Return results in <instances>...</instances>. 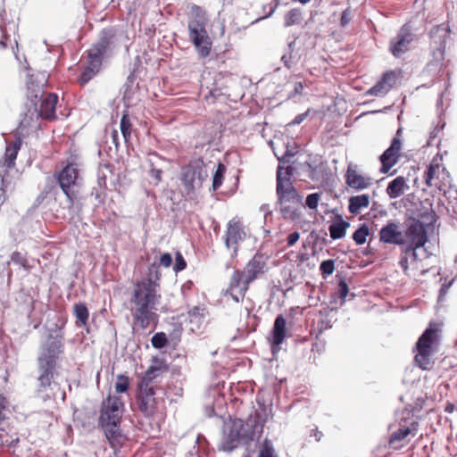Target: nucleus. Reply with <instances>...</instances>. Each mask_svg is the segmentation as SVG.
I'll return each mask as SVG.
<instances>
[{
    "instance_id": "7c9ffc66",
    "label": "nucleus",
    "mask_w": 457,
    "mask_h": 457,
    "mask_svg": "<svg viewBox=\"0 0 457 457\" xmlns=\"http://www.w3.org/2000/svg\"><path fill=\"white\" fill-rule=\"evenodd\" d=\"M153 361L156 362L157 364L151 365L148 367V369L145 372V374L142 378V380L139 384H146V385L150 386V383L154 380V378H155L157 376H159V374L162 371L167 370L165 363L162 361H159L158 358H156V357L154 358Z\"/></svg>"
},
{
    "instance_id": "680f3d73",
    "label": "nucleus",
    "mask_w": 457,
    "mask_h": 457,
    "mask_svg": "<svg viewBox=\"0 0 457 457\" xmlns=\"http://www.w3.org/2000/svg\"><path fill=\"white\" fill-rule=\"evenodd\" d=\"M310 112V110H307L306 112L300 113L295 117V119L288 123L289 126H295L301 124L303 120H306Z\"/></svg>"
},
{
    "instance_id": "dca6fc26",
    "label": "nucleus",
    "mask_w": 457,
    "mask_h": 457,
    "mask_svg": "<svg viewBox=\"0 0 457 457\" xmlns=\"http://www.w3.org/2000/svg\"><path fill=\"white\" fill-rule=\"evenodd\" d=\"M188 37L199 58H206L210 55L212 40L207 29L188 31Z\"/></svg>"
},
{
    "instance_id": "79ce46f5",
    "label": "nucleus",
    "mask_w": 457,
    "mask_h": 457,
    "mask_svg": "<svg viewBox=\"0 0 457 457\" xmlns=\"http://www.w3.org/2000/svg\"><path fill=\"white\" fill-rule=\"evenodd\" d=\"M151 343L154 348L162 349L168 345L169 341L164 332H157L153 336Z\"/></svg>"
},
{
    "instance_id": "20e7f679",
    "label": "nucleus",
    "mask_w": 457,
    "mask_h": 457,
    "mask_svg": "<svg viewBox=\"0 0 457 457\" xmlns=\"http://www.w3.org/2000/svg\"><path fill=\"white\" fill-rule=\"evenodd\" d=\"M263 424L259 416H250L246 420H235L229 432L223 437L220 449L230 453L241 444H248L253 441L255 435L262 432Z\"/></svg>"
},
{
    "instance_id": "a19ab883",
    "label": "nucleus",
    "mask_w": 457,
    "mask_h": 457,
    "mask_svg": "<svg viewBox=\"0 0 457 457\" xmlns=\"http://www.w3.org/2000/svg\"><path fill=\"white\" fill-rule=\"evenodd\" d=\"M111 164H104L99 166L97 170V186L101 188H106L107 173L112 172Z\"/></svg>"
},
{
    "instance_id": "aec40b11",
    "label": "nucleus",
    "mask_w": 457,
    "mask_h": 457,
    "mask_svg": "<svg viewBox=\"0 0 457 457\" xmlns=\"http://www.w3.org/2000/svg\"><path fill=\"white\" fill-rule=\"evenodd\" d=\"M379 240L385 244L403 245L404 238L397 222L388 221L379 230Z\"/></svg>"
},
{
    "instance_id": "ddd939ff",
    "label": "nucleus",
    "mask_w": 457,
    "mask_h": 457,
    "mask_svg": "<svg viewBox=\"0 0 457 457\" xmlns=\"http://www.w3.org/2000/svg\"><path fill=\"white\" fill-rule=\"evenodd\" d=\"M414 35L411 29L404 24L398 31L397 35L390 40L389 51L396 58L406 53L410 48V44L413 40Z\"/></svg>"
},
{
    "instance_id": "58836bf2",
    "label": "nucleus",
    "mask_w": 457,
    "mask_h": 457,
    "mask_svg": "<svg viewBox=\"0 0 457 457\" xmlns=\"http://www.w3.org/2000/svg\"><path fill=\"white\" fill-rule=\"evenodd\" d=\"M370 235V228L366 223H361L359 228L353 232L352 237L357 245H363L367 237Z\"/></svg>"
},
{
    "instance_id": "72a5a7b5",
    "label": "nucleus",
    "mask_w": 457,
    "mask_h": 457,
    "mask_svg": "<svg viewBox=\"0 0 457 457\" xmlns=\"http://www.w3.org/2000/svg\"><path fill=\"white\" fill-rule=\"evenodd\" d=\"M73 312L76 317V326L80 328L87 324L89 318V312L84 303H77L73 305Z\"/></svg>"
},
{
    "instance_id": "423d86ee",
    "label": "nucleus",
    "mask_w": 457,
    "mask_h": 457,
    "mask_svg": "<svg viewBox=\"0 0 457 457\" xmlns=\"http://www.w3.org/2000/svg\"><path fill=\"white\" fill-rule=\"evenodd\" d=\"M58 185L65 195L71 219L79 215L81 204L76 202L78 194L79 170L76 163H68L55 174Z\"/></svg>"
},
{
    "instance_id": "774afa93",
    "label": "nucleus",
    "mask_w": 457,
    "mask_h": 457,
    "mask_svg": "<svg viewBox=\"0 0 457 457\" xmlns=\"http://www.w3.org/2000/svg\"><path fill=\"white\" fill-rule=\"evenodd\" d=\"M8 174L7 169H3L0 170V190L4 191V187H6L5 176Z\"/></svg>"
},
{
    "instance_id": "338daca9",
    "label": "nucleus",
    "mask_w": 457,
    "mask_h": 457,
    "mask_svg": "<svg viewBox=\"0 0 457 457\" xmlns=\"http://www.w3.org/2000/svg\"><path fill=\"white\" fill-rule=\"evenodd\" d=\"M303 90V85L302 82H295L293 91L288 95L289 98L294 97L296 95H302Z\"/></svg>"
},
{
    "instance_id": "6ab92c4d",
    "label": "nucleus",
    "mask_w": 457,
    "mask_h": 457,
    "mask_svg": "<svg viewBox=\"0 0 457 457\" xmlns=\"http://www.w3.org/2000/svg\"><path fill=\"white\" fill-rule=\"evenodd\" d=\"M292 156H294V154L287 149L284 154L280 158L278 157L279 164L277 169L276 187H278L279 181L284 187H294L291 179L295 170V167L290 164H287V166L281 165V163H289Z\"/></svg>"
},
{
    "instance_id": "b1692460",
    "label": "nucleus",
    "mask_w": 457,
    "mask_h": 457,
    "mask_svg": "<svg viewBox=\"0 0 457 457\" xmlns=\"http://www.w3.org/2000/svg\"><path fill=\"white\" fill-rule=\"evenodd\" d=\"M287 337V320L282 314L276 317L271 331V345H280Z\"/></svg>"
},
{
    "instance_id": "8fccbe9b",
    "label": "nucleus",
    "mask_w": 457,
    "mask_h": 457,
    "mask_svg": "<svg viewBox=\"0 0 457 457\" xmlns=\"http://www.w3.org/2000/svg\"><path fill=\"white\" fill-rule=\"evenodd\" d=\"M120 131L126 141L130 137L131 134V123L128 114L122 115L120 119Z\"/></svg>"
},
{
    "instance_id": "f03ea898",
    "label": "nucleus",
    "mask_w": 457,
    "mask_h": 457,
    "mask_svg": "<svg viewBox=\"0 0 457 457\" xmlns=\"http://www.w3.org/2000/svg\"><path fill=\"white\" fill-rule=\"evenodd\" d=\"M158 282L151 280H141L135 284L131 303L135 305L132 316L136 324L142 329L149 327L156 314L154 312L160 303L161 294Z\"/></svg>"
},
{
    "instance_id": "9b49d317",
    "label": "nucleus",
    "mask_w": 457,
    "mask_h": 457,
    "mask_svg": "<svg viewBox=\"0 0 457 457\" xmlns=\"http://www.w3.org/2000/svg\"><path fill=\"white\" fill-rule=\"evenodd\" d=\"M123 406L120 397L119 396H108L103 401L100 416L98 420V425H105L107 423L115 422L120 423L121 421V411L120 408Z\"/></svg>"
},
{
    "instance_id": "f8f14e48",
    "label": "nucleus",
    "mask_w": 457,
    "mask_h": 457,
    "mask_svg": "<svg viewBox=\"0 0 457 457\" xmlns=\"http://www.w3.org/2000/svg\"><path fill=\"white\" fill-rule=\"evenodd\" d=\"M402 132V129H398L396 131V135L391 140V144L388 148H386L383 154L379 156V161L381 162L380 172L383 174L387 173L390 169L395 166L400 157V150L402 146L401 139L399 138V135Z\"/></svg>"
},
{
    "instance_id": "5fc2aeb1",
    "label": "nucleus",
    "mask_w": 457,
    "mask_h": 457,
    "mask_svg": "<svg viewBox=\"0 0 457 457\" xmlns=\"http://www.w3.org/2000/svg\"><path fill=\"white\" fill-rule=\"evenodd\" d=\"M187 268V262L181 253L177 252L175 255V263L173 270L176 273L184 270Z\"/></svg>"
},
{
    "instance_id": "f257e3e1",
    "label": "nucleus",
    "mask_w": 457,
    "mask_h": 457,
    "mask_svg": "<svg viewBox=\"0 0 457 457\" xmlns=\"http://www.w3.org/2000/svg\"><path fill=\"white\" fill-rule=\"evenodd\" d=\"M63 354L61 341L41 344L37 357L36 394L44 402L54 397L53 386L58 376V361Z\"/></svg>"
},
{
    "instance_id": "4be33fe9",
    "label": "nucleus",
    "mask_w": 457,
    "mask_h": 457,
    "mask_svg": "<svg viewBox=\"0 0 457 457\" xmlns=\"http://www.w3.org/2000/svg\"><path fill=\"white\" fill-rule=\"evenodd\" d=\"M207 25L208 17L205 9L197 4H192L187 21L188 31L207 29Z\"/></svg>"
},
{
    "instance_id": "37998d69",
    "label": "nucleus",
    "mask_w": 457,
    "mask_h": 457,
    "mask_svg": "<svg viewBox=\"0 0 457 457\" xmlns=\"http://www.w3.org/2000/svg\"><path fill=\"white\" fill-rule=\"evenodd\" d=\"M11 261L20 267L23 268L25 270L29 271L31 270V266L29 264V262L24 254L15 251L11 254Z\"/></svg>"
},
{
    "instance_id": "603ef678",
    "label": "nucleus",
    "mask_w": 457,
    "mask_h": 457,
    "mask_svg": "<svg viewBox=\"0 0 457 457\" xmlns=\"http://www.w3.org/2000/svg\"><path fill=\"white\" fill-rule=\"evenodd\" d=\"M320 200V193H317V192L312 193L306 196L305 204L303 205H304V207H307L311 210H316L319 205Z\"/></svg>"
},
{
    "instance_id": "6e6552de",
    "label": "nucleus",
    "mask_w": 457,
    "mask_h": 457,
    "mask_svg": "<svg viewBox=\"0 0 457 457\" xmlns=\"http://www.w3.org/2000/svg\"><path fill=\"white\" fill-rule=\"evenodd\" d=\"M208 178V171L202 159L191 161L181 169L180 179L187 194L200 188Z\"/></svg>"
},
{
    "instance_id": "473e14b6",
    "label": "nucleus",
    "mask_w": 457,
    "mask_h": 457,
    "mask_svg": "<svg viewBox=\"0 0 457 457\" xmlns=\"http://www.w3.org/2000/svg\"><path fill=\"white\" fill-rule=\"evenodd\" d=\"M370 204V196L366 194L353 195L349 198L348 211L352 214H357L362 208Z\"/></svg>"
},
{
    "instance_id": "393cba45",
    "label": "nucleus",
    "mask_w": 457,
    "mask_h": 457,
    "mask_svg": "<svg viewBox=\"0 0 457 457\" xmlns=\"http://www.w3.org/2000/svg\"><path fill=\"white\" fill-rule=\"evenodd\" d=\"M436 333L437 328L430 324L419 337L415 345V349L432 351V345L436 340Z\"/></svg>"
},
{
    "instance_id": "cd10ccee",
    "label": "nucleus",
    "mask_w": 457,
    "mask_h": 457,
    "mask_svg": "<svg viewBox=\"0 0 457 457\" xmlns=\"http://www.w3.org/2000/svg\"><path fill=\"white\" fill-rule=\"evenodd\" d=\"M247 288L248 285L245 284L243 280H239L238 283L234 284L233 274L230 279L229 287L225 292V295H229L236 303H239L240 300L244 298Z\"/></svg>"
},
{
    "instance_id": "7ed1b4c3",
    "label": "nucleus",
    "mask_w": 457,
    "mask_h": 457,
    "mask_svg": "<svg viewBox=\"0 0 457 457\" xmlns=\"http://www.w3.org/2000/svg\"><path fill=\"white\" fill-rule=\"evenodd\" d=\"M116 40L113 28H104L100 31L97 41L87 50V62L79 78L81 85L87 84L100 71L103 61L112 54Z\"/></svg>"
},
{
    "instance_id": "a18cd8bd",
    "label": "nucleus",
    "mask_w": 457,
    "mask_h": 457,
    "mask_svg": "<svg viewBox=\"0 0 457 457\" xmlns=\"http://www.w3.org/2000/svg\"><path fill=\"white\" fill-rule=\"evenodd\" d=\"M258 457H277L271 441L265 438L262 444Z\"/></svg>"
},
{
    "instance_id": "6e6d98bb",
    "label": "nucleus",
    "mask_w": 457,
    "mask_h": 457,
    "mask_svg": "<svg viewBox=\"0 0 457 457\" xmlns=\"http://www.w3.org/2000/svg\"><path fill=\"white\" fill-rule=\"evenodd\" d=\"M149 176L153 179V184L157 186L162 181V170L161 169H157L154 167V164L151 162V168L149 170Z\"/></svg>"
},
{
    "instance_id": "3c124183",
    "label": "nucleus",
    "mask_w": 457,
    "mask_h": 457,
    "mask_svg": "<svg viewBox=\"0 0 457 457\" xmlns=\"http://www.w3.org/2000/svg\"><path fill=\"white\" fill-rule=\"evenodd\" d=\"M332 327V320L328 317V314L324 315L320 312V318L318 320L317 322V329L319 333H322L325 330L330 328Z\"/></svg>"
},
{
    "instance_id": "4c0bfd02",
    "label": "nucleus",
    "mask_w": 457,
    "mask_h": 457,
    "mask_svg": "<svg viewBox=\"0 0 457 457\" xmlns=\"http://www.w3.org/2000/svg\"><path fill=\"white\" fill-rule=\"evenodd\" d=\"M226 170V166L222 162H219L217 164L216 170L212 176V187L213 191H217L222 185Z\"/></svg>"
},
{
    "instance_id": "412c9836",
    "label": "nucleus",
    "mask_w": 457,
    "mask_h": 457,
    "mask_svg": "<svg viewBox=\"0 0 457 457\" xmlns=\"http://www.w3.org/2000/svg\"><path fill=\"white\" fill-rule=\"evenodd\" d=\"M405 236L417 246H424L428 239L426 225L416 219L408 225Z\"/></svg>"
},
{
    "instance_id": "4d7b16f0",
    "label": "nucleus",
    "mask_w": 457,
    "mask_h": 457,
    "mask_svg": "<svg viewBox=\"0 0 457 457\" xmlns=\"http://www.w3.org/2000/svg\"><path fill=\"white\" fill-rule=\"evenodd\" d=\"M105 189L106 188H101L98 186L94 187L91 191V195H93L98 203H103L105 198Z\"/></svg>"
},
{
    "instance_id": "4468645a",
    "label": "nucleus",
    "mask_w": 457,
    "mask_h": 457,
    "mask_svg": "<svg viewBox=\"0 0 457 457\" xmlns=\"http://www.w3.org/2000/svg\"><path fill=\"white\" fill-rule=\"evenodd\" d=\"M154 389L146 384L138 385V394L137 396V404L138 410L145 417H151L155 412Z\"/></svg>"
},
{
    "instance_id": "864d4df0",
    "label": "nucleus",
    "mask_w": 457,
    "mask_h": 457,
    "mask_svg": "<svg viewBox=\"0 0 457 457\" xmlns=\"http://www.w3.org/2000/svg\"><path fill=\"white\" fill-rule=\"evenodd\" d=\"M159 264L155 262L149 265L147 278L145 280H151L152 282H157L160 279L161 273L159 270Z\"/></svg>"
},
{
    "instance_id": "c03bdc74",
    "label": "nucleus",
    "mask_w": 457,
    "mask_h": 457,
    "mask_svg": "<svg viewBox=\"0 0 457 457\" xmlns=\"http://www.w3.org/2000/svg\"><path fill=\"white\" fill-rule=\"evenodd\" d=\"M401 245V253H403L404 255H406L409 258H411L412 262L417 261L418 254L416 253V250L418 248H420L421 246H417L413 243L406 244L405 241H404L403 245Z\"/></svg>"
},
{
    "instance_id": "c756f323",
    "label": "nucleus",
    "mask_w": 457,
    "mask_h": 457,
    "mask_svg": "<svg viewBox=\"0 0 457 457\" xmlns=\"http://www.w3.org/2000/svg\"><path fill=\"white\" fill-rule=\"evenodd\" d=\"M405 187L408 188L405 179L398 176L388 183L386 193L390 199H395L403 194Z\"/></svg>"
},
{
    "instance_id": "1a4fd4ad",
    "label": "nucleus",
    "mask_w": 457,
    "mask_h": 457,
    "mask_svg": "<svg viewBox=\"0 0 457 457\" xmlns=\"http://www.w3.org/2000/svg\"><path fill=\"white\" fill-rule=\"evenodd\" d=\"M451 29L445 24L433 27L430 30L431 47L433 60L431 65H439L440 69L445 65V51L447 39L450 37Z\"/></svg>"
},
{
    "instance_id": "ea45409f",
    "label": "nucleus",
    "mask_w": 457,
    "mask_h": 457,
    "mask_svg": "<svg viewBox=\"0 0 457 457\" xmlns=\"http://www.w3.org/2000/svg\"><path fill=\"white\" fill-rule=\"evenodd\" d=\"M411 433V428L403 426L394 431L389 438V444L393 445L395 442L403 441Z\"/></svg>"
},
{
    "instance_id": "f704fd0d",
    "label": "nucleus",
    "mask_w": 457,
    "mask_h": 457,
    "mask_svg": "<svg viewBox=\"0 0 457 457\" xmlns=\"http://www.w3.org/2000/svg\"><path fill=\"white\" fill-rule=\"evenodd\" d=\"M431 353L432 351L416 350L414 356L416 365L424 370H430L434 363L431 359Z\"/></svg>"
},
{
    "instance_id": "0eeeda50",
    "label": "nucleus",
    "mask_w": 457,
    "mask_h": 457,
    "mask_svg": "<svg viewBox=\"0 0 457 457\" xmlns=\"http://www.w3.org/2000/svg\"><path fill=\"white\" fill-rule=\"evenodd\" d=\"M57 102L58 96L54 93H48L46 96H41L37 102L32 104L33 110L29 109L28 112H25L24 118L21 120V123L29 126V122L34 120H55Z\"/></svg>"
},
{
    "instance_id": "9d476101",
    "label": "nucleus",
    "mask_w": 457,
    "mask_h": 457,
    "mask_svg": "<svg viewBox=\"0 0 457 457\" xmlns=\"http://www.w3.org/2000/svg\"><path fill=\"white\" fill-rule=\"evenodd\" d=\"M266 261L267 258L264 256V254L256 253L247 262L244 271H234V284L238 283L239 280H243L245 284L249 285L260 275L264 273L266 268Z\"/></svg>"
},
{
    "instance_id": "0e129e2a",
    "label": "nucleus",
    "mask_w": 457,
    "mask_h": 457,
    "mask_svg": "<svg viewBox=\"0 0 457 457\" xmlns=\"http://www.w3.org/2000/svg\"><path fill=\"white\" fill-rule=\"evenodd\" d=\"M435 169L433 165H428L425 170V181L428 185L431 184V180L434 178Z\"/></svg>"
},
{
    "instance_id": "c85d7f7f",
    "label": "nucleus",
    "mask_w": 457,
    "mask_h": 457,
    "mask_svg": "<svg viewBox=\"0 0 457 457\" xmlns=\"http://www.w3.org/2000/svg\"><path fill=\"white\" fill-rule=\"evenodd\" d=\"M350 227V223L345 220L339 215L336 221L331 223L328 227L330 237L333 240L341 239L345 237L346 230Z\"/></svg>"
},
{
    "instance_id": "f3484780",
    "label": "nucleus",
    "mask_w": 457,
    "mask_h": 457,
    "mask_svg": "<svg viewBox=\"0 0 457 457\" xmlns=\"http://www.w3.org/2000/svg\"><path fill=\"white\" fill-rule=\"evenodd\" d=\"M99 427L103 429L110 447L113 449L116 455L127 440V436L120 428V423L111 422Z\"/></svg>"
},
{
    "instance_id": "e433bc0d",
    "label": "nucleus",
    "mask_w": 457,
    "mask_h": 457,
    "mask_svg": "<svg viewBox=\"0 0 457 457\" xmlns=\"http://www.w3.org/2000/svg\"><path fill=\"white\" fill-rule=\"evenodd\" d=\"M303 21V12L299 8H293L285 14V27L298 25Z\"/></svg>"
},
{
    "instance_id": "e2e57ef3",
    "label": "nucleus",
    "mask_w": 457,
    "mask_h": 457,
    "mask_svg": "<svg viewBox=\"0 0 457 457\" xmlns=\"http://www.w3.org/2000/svg\"><path fill=\"white\" fill-rule=\"evenodd\" d=\"M300 238V233L294 231L287 237V244L288 246H293Z\"/></svg>"
},
{
    "instance_id": "de8ad7c7",
    "label": "nucleus",
    "mask_w": 457,
    "mask_h": 457,
    "mask_svg": "<svg viewBox=\"0 0 457 457\" xmlns=\"http://www.w3.org/2000/svg\"><path fill=\"white\" fill-rule=\"evenodd\" d=\"M129 388V378L128 376L120 374L117 376L115 390L119 394L126 393Z\"/></svg>"
},
{
    "instance_id": "052dcab7",
    "label": "nucleus",
    "mask_w": 457,
    "mask_h": 457,
    "mask_svg": "<svg viewBox=\"0 0 457 457\" xmlns=\"http://www.w3.org/2000/svg\"><path fill=\"white\" fill-rule=\"evenodd\" d=\"M351 19H352L351 10H350V8H346L341 13L340 25L342 27H346L349 24Z\"/></svg>"
},
{
    "instance_id": "a878e982",
    "label": "nucleus",
    "mask_w": 457,
    "mask_h": 457,
    "mask_svg": "<svg viewBox=\"0 0 457 457\" xmlns=\"http://www.w3.org/2000/svg\"><path fill=\"white\" fill-rule=\"evenodd\" d=\"M65 325L64 320H59L58 322L53 324L52 328H47V337L42 344H49V342L61 341L62 352L64 353V333L62 331Z\"/></svg>"
},
{
    "instance_id": "49530a36",
    "label": "nucleus",
    "mask_w": 457,
    "mask_h": 457,
    "mask_svg": "<svg viewBox=\"0 0 457 457\" xmlns=\"http://www.w3.org/2000/svg\"><path fill=\"white\" fill-rule=\"evenodd\" d=\"M349 294V287L344 278H340L337 283V289L335 295L341 300V304L345 302V298Z\"/></svg>"
},
{
    "instance_id": "2f4dec72",
    "label": "nucleus",
    "mask_w": 457,
    "mask_h": 457,
    "mask_svg": "<svg viewBox=\"0 0 457 457\" xmlns=\"http://www.w3.org/2000/svg\"><path fill=\"white\" fill-rule=\"evenodd\" d=\"M21 145V140L20 137L16 138L12 144L6 146L5 149V160L4 166L6 169H11L15 164L18 152Z\"/></svg>"
},
{
    "instance_id": "09e8293b",
    "label": "nucleus",
    "mask_w": 457,
    "mask_h": 457,
    "mask_svg": "<svg viewBox=\"0 0 457 457\" xmlns=\"http://www.w3.org/2000/svg\"><path fill=\"white\" fill-rule=\"evenodd\" d=\"M334 270L335 261L332 259L322 261L320 264V270L323 278H327L328 276H330L334 272Z\"/></svg>"
},
{
    "instance_id": "13d9d810",
    "label": "nucleus",
    "mask_w": 457,
    "mask_h": 457,
    "mask_svg": "<svg viewBox=\"0 0 457 457\" xmlns=\"http://www.w3.org/2000/svg\"><path fill=\"white\" fill-rule=\"evenodd\" d=\"M304 165L308 167L309 178L312 180L318 179L317 169L318 164L316 162H305Z\"/></svg>"
},
{
    "instance_id": "39448f33",
    "label": "nucleus",
    "mask_w": 457,
    "mask_h": 457,
    "mask_svg": "<svg viewBox=\"0 0 457 457\" xmlns=\"http://www.w3.org/2000/svg\"><path fill=\"white\" fill-rule=\"evenodd\" d=\"M277 202L276 210L281 217L292 222H300L303 219V196L295 187H284L279 181L276 187Z\"/></svg>"
},
{
    "instance_id": "2eb2a0df",
    "label": "nucleus",
    "mask_w": 457,
    "mask_h": 457,
    "mask_svg": "<svg viewBox=\"0 0 457 457\" xmlns=\"http://www.w3.org/2000/svg\"><path fill=\"white\" fill-rule=\"evenodd\" d=\"M245 237L243 225L239 220L235 219L229 220L227 225L225 234V245L228 249L232 250V257L237 256L238 251V244Z\"/></svg>"
},
{
    "instance_id": "bf43d9fd",
    "label": "nucleus",
    "mask_w": 457,
    "mask_h": 457,
    "mask_svg": "<svg viewBox=\"0 0 457 457\" xmlns=\"http://www.w3.org/2000/svg\"><path fill=\"white\" fill-rule=\"evenodd\" d=\"M173 262L172 255L170 253H163L160 256L159 266L162 265L165 268H169L171 266Z\"/></svg>"
},
{
    "instance_id": "69168bd1",
    "label": "nucleus",
    "mask_w": 457,
    "mask_h": 457,
    "mask_svg": "<svg viewBox=\"0 0 457 457\" xmlns=\"http://www.w3.org/2000/svg\"><path fill=\"white\" fill-rule=\"evenodd\" d=\"M399 265L404 273L409 270V257L401 253Z\"/></svg>"
},
{
    "instance_id": "bb28decb",
    "label": "nucleus",
    "mask_w": 457,
    "mask_h": 457,
    "mask_svg": "<svg viewBox=\"0 0 457 457\" xmlns=\"http://www.w3.org/2000/svg\"><path fill=\"white\" fill-rule=\"evenodd\" d=\"M345 181L350 187L356 190L365 189L370 185L369 178L367 179L356 173L354 170H347L345 175Z\"/></svg>"
},
{
    "instance_id": "c9c22d12",
    "label": "nucleus",
    "mask_w": 457,
    "mask_h": 457,
    "mask_svg": "<svg viewBox=\"0 0 457 457\" xmlns=\"http://www.w3.org/2000/svg\"><path fill=\"white\" fill-rule=\"evenodd\" d=\"M295 50V40L288 43L287 52L281 56V62L288 70H291L297 63V56Z\"/></svg>"
},
{
    "instance_id": "a211bd4d",
    "label": "nucleus",
    "mask_w": 457,
    "mask_h": 457,
    "mask_svg": "<svg viewBox=\"0 0 457 457\" xmlns=\"http://www.w3.org/2000/svg\"><path fill=\"white\" fill-rule=\"evenodd\" d=\"M397 80L395 71H387L382 74L377 83L366 91V96H385L394 87Z\"/></svg>"
},
{
    "instance_id": "5701e85b",
    "label": "nucleus",
    "mask_w": 457,
    "mask_h": 457,
    "mask_svg": "<svg viewBox=\"0 0 457 457\" xmlns=\"http://www.w3.org/2000/svg\"><path fill=\"white\" fill-rule=\"evenodd\" d=\"M4 13H5L4 10L0 13V31L2 34V37L0 39V47L2 49L7 48L8 43L11 42L12 35L15 37L18 29V25L16 22L13 21H5L4 20Z\"/></svg>"
}]
</instances>
